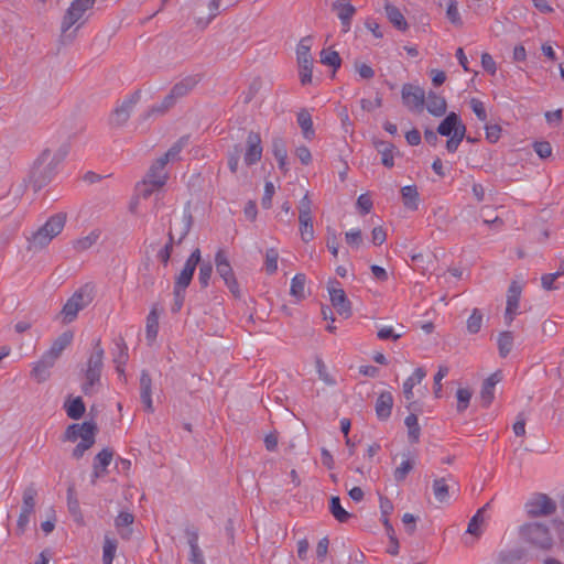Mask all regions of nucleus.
Returning <instances> with one entry per match:
<instances>
[{
    "label": "nucleus",
    "mask_w": 564,
    "mask_h": 564,
    "mask_svg": "<svg viewBox=\"0 0 564 564\" xmlns=\"http://www.w3.org/2000/svg\"><path fill=\"white\" fill-rule=\"evenodd\" d=\"M332 10L336 12L340 20L341 31L344 33L349 32L351 26V20L356 13V8L350 3L349 0H336L332 3Z\"/></svg>",
    "instance_id": "2eb2a0df"
},
{
    "label": "nucleus",
    "mask_w": 564,
    "mask_h": 564,
    "mask_svg": "<svg viewBox=\"0 0 564 564\" xmlns=\"http://www.w3.org/2000/svg\"><path fill=\"white\" fill-rule=\"evenodd\" d=\"M221 1L223 0H212L209 2V4H208L209 17L206 20H204L202 18L197 19V21H196L197 26L205 29L212 22V20L217 17Z\"/></svg>",
    "instance_id": "5fc2aeb1"
},
{
    "label": "nucleus",
    "mask_w": 564,
    "mask_h": 564,
    "mask_svg": "<svg viewBox=\"0 0 564 564\" xmlns=\"http://www.w3.org/2000/svg\"><path fill=\"white\" fill-rule=\"evenodd\" d=\"M100 238L99 230H93L87 236L80 237L73 242L76 251L83 252L91 248Z\"/></svg>",
    "instance_id": "58836bf2"
},
{
    "label": "nucleus",
    "mask_w": 564,
    "mask_h": 564,
    "mask_svg": "<svg viewBox=\"0 0 564 564\" xmlns=\"http://www.w3.org/2000/svg\"><path fill=\"white\" fill-rule=\"evenodd\" d=\"M202 80V75L194 74L188 75L182 78L180 82L173 85L170 93L166 95V102L169 104L171 100L176 104V101L185 96H187Z\"/></svg>",
    "instance_id": "4468645a"
},
{
    "label": "nucleus",
    "mask_w": 564,
    "mask_h": 564,
    "mask_svg": "<svg viewBox=\"0 0 564 564\" xmlns=\"http://www.w3.org/2000/svg\"><path fill=\"white\" fill-rule=\"evenodd\" d=\"M466 137V127L458 128V131L453 133L446 142V149L448 152L454 153L457 151L460 142Z\"/></svg>",
    "instance_id": "603ef678"
},
{
    "label": "nucleus",
    "mask_w": 564,
    "mask_h": 564,
    "mask_svg": "<svg viewBox=\"0 0 564 564\" xmlns=\"http://www.w3.org/2000/svg\"><path fill=\"white\" fill-rule=\"evenodd\" d=\"M375 148L377 151L381 154V163L386 167H392L394 165L393 162V152H394V145L390 142L386 141H375Z\"/></svg>",
    "instance_id": "2f4dec72"
},
{
    "label": "nucleus",
    "mask_w": 564,
    "mask_h": 564,
    "mask_svg": "<svg viewBox=\"0 0 564 564\" xmlns=\"http://www.w3.org/2000/svg\"><path fill=\"white\" fill-rule=\"evenodd\" d=\"M448 367L447 366H440L437 372L434 376V393L436 398L441 397L442 391V380L448 375Z\"/></svg>",
    "instance_id": "0e129e2a"
},
{
    "label": "nucleus",
    "mask_w": 564,
    "mask_h": 564,
    "mask_svg": "<svg viewBox=\"0 0 564 564\" xmlns=\"http://www.w3.org/2000/svg\"><path fill=\"white\" fill-rule=\"evenodd\" d=\"M533 149L541 159H547L552 154V147L547 141L534 142Z\"/></svg>",
    "instance_id": "774afa93"
},
{
    "label": "nucleus",
    "mask_w": 564,
    "mask_h": 564,
    "mask_svg": "<svg viewBox=\"0 0 564 564\" xmlns=\"http://www.w3.org/2000/svg\"><path fill=\"white\" fill-rule=\"evenodd\" d=\"M393 406V397L391 392L384 391L379 394L376 401V414L380 421H386L390 417Z\"/></svg>",
    "instance_id": "393cba45"
},
{
    "label": "nucleus",
    "mask_w": 564,
    "mask_h": 564,
    "mask_svg": "<svg viewBox=\"0 0 564 564\" xmlns=\"http://www.w3.org/2000/svg\"><path fill=\"white\" fill-rule=\"evenodd\" d=\"M68 154V147L62 145L55 151L45 149L34 161L29 180L34 192L50 184L56 176L59 165Z\"/></svg>",
    "instance_id": "f257e3e1"
},
{
    "label": "nucleus",
    "mask_w": 564,
    "mask_h": 564,
    "mask_svg": "<svg viewBox=\"0 0 564 564\" xmlns=\"http://www.w3.org/2000/svg\"><path fill=\"white\" fill-rule=\"evenodd\" d=\"M167 242L165 246L158 252V259L166 267L169 264V261L171 259L172 252H173V246L176 243L174 235L172 230L167 232Z\"/></svg>",
    "instance_id": "de8ad7c7"
},
{
    "label": "nucleus",
    "mask_w": 564,
    "mask_h": 564,
    "mask_svg": "<svg viewBox=\"0 0 564 564\" xmlns=\"http://www.w3.org/2000/svg\"><path fill=\"white\" fill-rule=\"evenodd\" d=\"M112 457L113 452L110 448H104L95 456L93 482H95L97 478L104 477L107 474V467L110 465Z\"/></svg>",
    "instance_id": "4be33fe9"
},
{
    "label": "nucleus",
    "mask_w": 564,
    "mask_h": 564,
    "mask_svg": "<svg viewBox=\"0 0 564 564\" xmlns=\"http://www.w3.org/2000/svg\"><path fill=\"white\" fill-rule=\"evenodd\" d=\"M141 98V91L135 90L118 105L110 115V124L122 127L129 120L131 112Z\"/></svg>",
    "instance_id": "f8f14e48"
},
{
    "label": "nucleus",
    "mask_w": 564,
    "mask_h": 564,
    "mask_svg": "<svg viewBox=\"0 0 564 564\" xmlns=\"http://www.w3.org/2000/svg\"><path fill=\"white\" fill-rule=\"evenodd\" d=\"M388 20L400 31L408 29V22L402 12L393 4H386L384 7Z\"/></svg>",
    "instance_id": "7c9ffc66"
},
{
    "label": "nucleus",
    "mask_w": 564,
    "mask_h": 564,
    "mask_svg": "<svg viewBox=\"0 0 564 564\" xmlns=\"http://www.w3.org/2000/svg\"><path fill=\"white\" fill-rule=\"evenodd\" d=\"M55 364L52 360L46 359V356L43 355L42 358L33 366V369L31 371V376L37 381V382H44L50 377V369Z\"/></svg>",
    "instance_id": "c756f323"
},
{
    "label": "nucleus",
    "mask_w": 564,
    "mask_h": 564,
    "mask_svg": "<svg viewBox=\"0 0 564 564\" xmlns=\"http://www.w3.org/2000/svg\"><path fill=\"white\" fill-rule=\"evenodd\" d=\"M319 56L321 63L333 67L334 70L338 69L341 65V57L339 56L338 52L334 50L324 48L321 51Z\"/></svg>",
    "instance_id": "79ce46f5"
},
{
    "label": "nucleus",
    "mask_w": 564,
    "mask_h": 564,
    "mask_svg": "<svg viewBox=\"0 0 564 564\" xmlns=\"http://www.w3.org/2000/svg\"><path fill=\"white\" fill-rule=\"evenodd\" d=\"M133 520H134V517L130 512L122 511L117 516V518L115 520V524L123 539L129 538V535L131 533V529H129L127 532L122 531V529L130 527L133 523Z\"/></svg>",
    "instance_id": "37998d69"
},
{
    "label": "nucleus",
    "mask_w": 564,
    "mask_h": 564,
    "mask_svg": "<svg viewBox=\"0 0 564 564\" xmlns=\"http://www.w3.org/2000/svg\"><path fill=\"white\" fill-rule=\"evenodd\" d=\"M448 485L446 482V478H437L433 481V494L435 499L441 502L445 503L449 500V494H448Z\"/></svg>",
    "instance_id": "ea45409f"
},
{
    "label": "nucleus",
    "mask_w": 564,
    "mask_h": 564,
    "mask_svg": "<svg viewBox=\"0 0 564 564\" xmlns=\"http://www.w3.org/2000/svg\"><path fill=\"white\" fill-rule=\"evenodd\" d=\"M457 397V411L464 412L470 402L471 399V391L465 388H460L456 392Z\"/></svg>",
    "instance_id": "bf43d9fd"
},
{
    "label": "nucleus",
    "mask_w": 564,
    "mask_h": 564,
    "mask_svg": "<svg viewBox=\"0 0 564 564\" xmlns=\"http://www.w3.org/2000/svg\"><path fill=\"white\" fill-rule=\"evenodd\" d=\"M411 413L405 417L404 424L408 427V437L410 443L415 444L420 441L421 427L417 422L419 405L415 404L410 410Z\"/></svg>",
    "instance_id": "bb28decb"
},
{
    "label": "nucleus",
    "mask_w": 564,
    "mask_h": 564,
    "mask_svg": "<svg viewBox=\"0 0 564 564\" xmlns=\"http://www.w3.org/2000/svg\"><path fill=\"white\" fill-rule=\"evenodd\" d=\"M166 163L159 158L150 166L145 178H148L154 187H162L167 180V173L165 172Z\"/></svg>",
    "instance_id": "b1692460"
},
{
    "label": "nucleus",
    "mask_w": 564,
    "mask_h": 564,
    "mask_svg": "<svg viewBox=\"0 0 564 564\" xmlns=\"http://www.w3.org/2000/svg\"><path fill=\"white\" fill-rule=\"evenodd\" d=\"M524 509L529 517H547L556 511V503L545 494H534L525 502Z\"/></svg>",
    "instance_id": "1a4fd4ad"
},
{
    "label": "nucleus",
    "mask_w": 564,
    "mask_h": 564,
    "mask_svg": "<svg viewBox=\"0 0 564 564\" xmlns=\"http://www.w3.org/2000/svg\"><path fill=\"white\" fill-rule=\"evenodd\" d=\"M262 147L261 137L258 132L250 131L247 137V149L245 153V163L250 166L261 160Z\"/></svg>",
    "instance_id": "f3484780"
},
{
    "label": "nucleus",
    "mask_w": 564,
    "mask_h": 564,
    "mask_svg": "<svg viewBox=\"0 0 564 564\" xmlns=\"http://www.w3.org/2000/svg\"><path fill=\"white\" fill-rule=\"evenodd\" d=\"M159 306L158 304H153L148 316L145 324V337L149 344H152L159 333Z\"/></svg>",
    "instance_id": "cd10ccee"
},
{
    "label": "nucleus",
    "mask_w": 564,
    "mask_h": 564,
    "mask_svg": "<svg viewBox=\"0 0 564 564\" xmlns=\"http://www.w3.org/2000/svg\"><path fill=\"white\" fill-rule=\"evenodd\" d=\"M300 223V235L301 239L304 242H310L314 239V227H313V218L310 217H299Z\"/></svg>",
    "instance_id": "a18cd8bd"
},
{
    "label": "nucleus",
    "mask_w": 564,
    "mask_h": 564,
    "mask_svg": "<svg viewBox=\"0 0 564 564\" xmlns=\"http://www.w3.org/2000/svg\"><path fill=\"white\" fill-rule=\"evenodd\" d=\"M66 414L73 420H79L85 413V403L80 397H76L64 404Z\"/></svg>",
    "instance_id": "f704fd0d"
},
{
    "label": "nucleus",
    "mask_w": 564,
    "mask_h": 564,
    "mask_svg": "<svg viewBox=\"0 0 564 564\" xmlns=\"http://www.w3.org/2000/svg\"><path fill=\"white\" fill-rule=\"evenodd\" d=\"M414 467V462L411 460V459H405L401 463V465L399 467L395 468L394 473H393V477L395 479V481L400 482V481H403L406 476L409 475V473L413 469Z\"/></svg>",
    "instance_id": "4d7b16f0"
},
{
    "label": "nucleus",
    "mask_w": 564,
    "mask_h": 564,
    "mask_svg": "<svg viewBox=\"0 0 564 564\" xmlns=\"http://www.w3.org/2000/svg\"><path fill=\"white\" fill-rule=\"evenodd\" d=\"M513 347V335L511 332H502L498 337V349L499 355L506 358Z\"/></svg>",
    "instance_id": "c03bdc74"
},
{
    "label": "nucleus",
    "mask_w": 564,
    "mask_h": 564,
    "mask_svg": "<svg viewBox=\"0 0 564 564\" xmlns=\"http://www.w3.org/2000/svg\"><path fill=\"white\" fill-rule=\"evenodd\" d=\"M97 433V425L95 422L88 421L83 423H73L67 426L64 433V441L75 442L80 438V442L73 449L72 456L79 459L84 456L95 444V436Z\"/></svg>",
    "instance_id": "7ed1b4c3"
},
{
    "label": "nucleus",
    "mask_w": 564,
    "mask_h": 564,
    "mask_svg": "<svg viewBox=\"0 0 564 564\" xmlns=\"http://www.w3.org/2000/svg\"><path fill=\"white\" fill-rule=\"evenodd\" d=\"M275 193V188L272 182H265L264 193L261 199L263 208L269 209L272 206V197Z\"/></svg>",
    "instance_id": "338daca9"
},
{
    "label": "nucleus",
    "mask_w": 564,
    "mask_h": 564,
    "mask_svg": "<svg viewBox=\"0 0 564 564\" xmlns=\"http://www.w3.org/2000/svg\"><path fill=\"white\" fill-rule=\"evenodd\" d=\"M446 17L454 25L460 26L463 24L456 0L448 1Z\"/></svg>",
    "instance_id": "052dcab7"
},
{
    "label": "nucleus",
    "mask_w": 564,
    "mask_h": 564,
    "mask_svg": "<svg viewBox=\"0 0 564 564\" xmlns=\"http://www.w3.org/2000/svg\"><path fill=\"white\" fill-rule=\"evenodd\" d=\"M297 123L302 129L304 138L306 140H312L315 135V131L313 129L312 116L306 109H302L297 113Z\"/></svg>",
    "instance_id": "72a5a7b5"
},
{
    "label": "nucleus",
    "mask_w": 564,
    "mask_h": 564,
    "mask_svg": "<svg viewBox=\"0 0 564 564\" xmlns=\"http://www.w3.org/2000/svg\"><path fill=\"white\" fill-rule=\"evenodd\" d=\"M313 37L311 35L304 36L300 40L296 47V61L300 69V80L302 85L312 83L313 73V57L311 55V47Z\"/></svg>",
    "instance_id": "6e6552de"
},
{
    "label": "nucleus",
    "mask_w": 564,
    "mask_h": 564,
    "mask_svg": "<svg viewBox=\"0 0 564 564\" xmlns=\"http://www.w3.org/2000/svg\"><path fill=\"white\" fill-rule=\"evenodd\" d=\"M466 127L459 116L455 112H451L446 118L438 124L437 133L443 137H451L453 133L458 131V128Z\"/></svg>",
    "instance_id": "a878e982"
},
{
    "label": "nucleus",
    "mask_w": 564,
    "mask_h": 564,
    "mask_svg": "<svg viewBox=\"0 0 564 564\" xmlns=\"http://www.w3.org/2000/svg\"><path fill=\"white\" fill-rule=\"evenodd\" d=\"M140 399L144 409L149 413L154 412L152 402V379L147 370H142L140 375Z\"/></svg>",
    "instance_id": "412c9836"
},
{
    "label": "nucleus",
    "mask_w": 564,
    "mask_h": 564,
    "mask_svg": "<svg viewBox=\"0 0 564 564\" xmlns=\"http://www.w3.org/2000/svg\"><path fill=\"white\" fill-rule=\"evenodd\" d=\"M94 301V285L87 283L76 290L66 301L59 312L63 324H69L77 318L80 311Z\"/></svg>",
    "instance_id": "423d86ee"
},
{
    "label": "nucleus",
    "mask_w": 564,
    "mask_h": 564,
    "mask_svg": "<svg viewBox=\"0 0 564 564\" xmlns=\"http://www.w3.org/2000/svg\"><path fill=\"white\" fill-rule=\"evenodd\" d=\"M482 324V314L480 310L474 308L471 315L467 319V330L469 334H477Z\"/></svg>",
    "instance_id": "3c124183"
},
{
    "label": "nucleus",
    "mask_w": 564,
    "mask_h": 564,
    "mask_svg": "<svg viewBox=\"0 0 564 564\" xmlns=\"http://www.w3.org/2000/svg\"><path fill=\"white\" fill-rule=\"evenodd\" d=\"M279 252L274 248H270L265 251L264 268L268 274H273L278 270Z\"/></svg>",
    "instance_id": "8fccbe9b"
},
{
    "label": "nucleus",
    "mask_w": 564,
    "mask_h": 564,
    "mask_svg": "<svg viewBox=\"0 0 564 564\" xmlns=\"http://www.w3.org/2000/svg\"><path fill=\"white\" fill-rule=\"evenodd\" d=\"M521 288L513 282L508 290L507 306L505 312L506 324L510 325L519 308Z\"/></svg>",
    "instance_id": "6ab92c4d"
},
{
    "label": "nucleus",
    "mask_w": 564,
    "mask_h": 564,
    "mask_svg": "<svg viewBox=\"0 0 564 564\" xmlns=\"http://www.w3.org/2000/svg\"><path fill=\"white\" fill-rule=\"evenodd\" d=\"M117 541L115 539L109 538L108 535H105L104 540V554H102V562L104 564H112L116 550H117Z\"/></svg>",
    "instance_id": "09e8293b"
},
{
    "label": "nucleus",
    "mask_w": 564,
    "mask_h": 564,
    "mask_svg": "<svg viewBox=\"0 0 564 564\" xmlns=\"http://www.w3.org/2000/svg\"><path fill=\"white\" fill-rule=\"evenodd\" d=\"M489 507V503H486L482 508H480L476 514L469 520L468 527H467V533L479 536L481 533L480 525L484 522V516L482 513L485 510Z\"/></svg>",
    "instance_id": "49530a36"
},
{
    "label": "nucleus",
    "mask_w": 564,
    "mask_h": 564,
    "mask_svg": "<svg viewBox=\"0 0 564 564\" xmlns=\"http://www.w3.org/2000/svg\"><path fill=\"white\" fill-rule=\"evenodd\" d=\"M175 104L171 100L169 104L166 102V96L163 98L162 102L159 105L152 106L147 112V118L151 116H163L171 109Z\"/></svg>",
    "instance_id": "680f3d73"
},
{
    "label": "nucleus",
    "mask_w": 564,
    "mask_h": 564,
    "mask_svg": "<svg viewBox=\"0 0 564 564\" xmlns=\"http://www.w3.org/2000/svg\"><path fill=\"white\" fill-rule=\"evenodd\" d=\"M305 282L306 278L302 273L295 274L291 281L290 294L297 301L305 299Z\"/></svg>",
    "instance_id": "a19ab883"
},
{
    "label": "nucleus",
    "mask_w": 564,
    "mask_h": 564,
    "mask_svg": "<svg viewBox=\"0 0 564 564\" xmlns=\"http://www.w3.org/2000/svg\"><path fill=\"white\" fill-rule=\"evenodd\" d=\"M186 143V139L182 138L178 141H176L169 150L167 152L161 156V159L167 164L170 161H174L178 159V154L183 150L184 145Z\"/></svg>",
    "instance_id": "864d4df0"
},
{
    "label": "nucleus",
    "mask_w": 564,
    "mask_h": 564,
    "mask_svg": "<svg viewBox=\"0 0 564 564\" xmlns=\"http://www.w3.org/2000/svg\"><path fill=\"white\" fill-rule=\"evenodd\" d=\"M37 490L34 484H30L23 491L21 511L24 513L32 514L35 508V498Z\"/></svg>",
    "instance_id": "c9c22d12"
},
{
    "label": "nucleus",
    "mask_w": 564,
    "mask_h": 564,
    "mask_svg": "<svg viewBox=\"0 0 564 564\" xmlns=\"http://www.w3.org/2000/svg\"><path fill=\"white\" fill-rule=\"evenodd\" d=\"M67 508L74 520L77 523L83 524L84 518L80 511L79 501L73 487L67 489Z\"/></svg>",
    "instance_id": "e433bc0d"
},
{
    "label": "nucleus",
    "mask_w": 564,
    "mask_h": 564,
    "mask_svg": "<svg viewBox=\"0 0 564 564\" xmlns=\"http://www.w3.org/2000/svg\"><path fill=\"white\" fill-rule=\"evenodd\" d=\"M404 206L410 210L419 208V192L415 185H406L401 188Z\"/></svg>",
    "instance_id": "473e14b6"
},
{
    "label": "nucleus",
    "mask_w": 564,
    "mask_h": 564,
    "mask_svg": "<svg viewBox=\"0 0 564 564\" xmlns=\"http://www.w3.org/2000/svg\"><path fill=\"white\" fill-rule=\"evenodd\" d=\"M105 350L101 347L100 339L94 344V351L88 358L87 368L84 372V382L82 391L85 395H90L95 392V387L100 384L101 371L104 367Z\"/></svg>",
    "instance_id": "39448f33"
},
{
    "label": "nucleus",
    "mask_w": 564,
    "mask_h": 564,
    "mask_svg": "<svg viewBox=\"0 0 564 564\" xmlns=\"http://www.w3.org/2000/svg\"><path fill=\"white\" fill-rule=\"evenodd\" d=\"M520 538L532 547L547 551L553 546V535L550 528L542 522H529L520 527Z\"/></svg>",
    "instance_id": "0eeeda50"
},
{
    "label": "nucleus",
    "mask_w": 564,
    "mask_h": 564,
    "mask_svg": "<svg viewBox=\"0 0 564 564\" xmlns=\"http://www.w3.org/2000/svg\"><path fill=\"white\" fill-rule=\"evenodd\" d=\"M333 307L344 318L351 316V303L341 288H328Z\"/></svg>",
    "instance_id": "dca6fc26"
},
{
    "label": "nucleus",
    "mask_w": 564,
    "mask_h": 564,
    "mask_svg": "<svg viewBox=\"0 0 564 564\" xmlns=\"http://www.w3.org/2000/svg\"><path fill=\"white\" fill-rule=\"evenodd\" d=\"M502 379L501 372L497 371L489 376L482 383L480 391L481 405L488 408L495 398V387Z\"/></svg>",
    "instance_id": "5701e85b"
},
{
    "label": "nucleus",
    "mask_w": 564,
    "mask_h": 564,
    "mask_svg": "<svg viewBox=\"0 0 564 564\" xmlns=\"http://www.w3.org/2000/svg\"><path fill=\"white\" fill-rule=\"evenodd\" d=\"M402 102L412 112H422L425 105V91L422 87L406 83L401 89Z\"/></svg>",
    "instance_id": "9b49d317"
},
{
    "label": "nucleus",
    "mask_w": 564,
    "mask_h": 564,
    "mask_svg": "<svg viewBox=\"0 0 564 564\" xmlns=\"http://www.w3.org/2000/svg\"><path fill=\"white\" fill-rule=\"evenodd\" d=\"M74 338L70 330L62 333L52 344L51 348L44 354L46 359L52 360L54 364L62 355L63 350L68 347Z\"/></svg>",
    "instance_id": "aec40b11"
},
{
    "label": "nucleus",
    "mask_w": 564,
    "mask_h": 564,
    "mask_svg": "<svg viewBox=\"0 0 564 564\" xmlns=\"http://www.w3.org/2000/svg\"><path fill=\"white\" fill-rule=\"evenodd\" d=\"M116 346L118 354L115 355L113 362L120 368V366H124L128 361V347L122 338L116 341Z\"/></svg>",
    "instance_id": "6e6d98bb"
},
{
    "label": "nucleus",
    "mask_w": 564,
    "mask_h": 564,
    "mask_svg": "<svg viewBox=\"0 0 564 564\" xmlns=\"http://www.w3.org/2000/svg\"><path fill=\"white\" fill-rule=\"evenodd\" d=\"M94 4L95 0H74L70 3L61 22V45H68L76 39L78 30L85 24L84 14Z\"/></svg>",
    "instance_id": "f03ea898"
},
{
    "label": "nucleus",
    "mask_w": 564,
    "mask_h": 564,
    "mask_svg": "<svg viewBox=\"0 0 564 564\" xmlns=\"http://www.w3.org/2000/svg\"><path fill=\"white\" fill-rule=\"evenodd\" d=\"M200 262V250L196 248L185 261V264L175 278L174 289H184L191 284L197 264Z\"/></svg>",
    "instance_id": "ddd939ff"
},
{
    "label": "nucleus",
    "mask_w": 564,
    "mask_h": 564,
    "mask_svg": "<svg viewBox=\"0 0 564 564\" xmlns=\"http://www.w3.org/2000/svg\"><path fill=\"white\" fill-rule=\"evenodd\" d=\"M272 153L275 159L288 158V150L285 142L282 138H274L272 141Z\"/></svg>",
    "instance_id": "e2e57ef3"
},
{
    "label": "nucleus",
    "mask_w": 564,
    "mask_h": 564,
    "mask_svg": "<svg viewBox=\"0 0 564 564\" xmlns=\"http://www.w3.org/2000/svg\"><path fill=\"white\" fill-rule=\"evenodd\" d=\"M66 214L57 213L28 238L29 250H39L46 247L65 227Z\"/></svg>",
    "instance_id": "20e7f679"
},
{
    "label": "nucleus",
    "mask_w": 564,
    "mask_h": 564,
    "mask_svg": "<svg viewBox=\"0 0 564 564\" xmlns=\"http://www.w3.org/2000/svg\"><path fill=\"white\" fill-rule=\"evenodd\" d=\"M426 371L419 367L414 370L412 376H410L404 382H403V394L408 402L406 408L408 410H411L413 405L417 404L413 399V388L415 384L421 383V381L425 378Z\"/></svg>",
    "instance_id": "a211bd4d"
},
{
    "label": "nucleus",
    "mask_w": 564,
    "mask_h": 564,
    "mask_svg": "<svg viewBox=\"0 0 564 564\" xmlns=\"http://www.w3.org/2000/svg\"><path fill=\"white\" fill-rule=\"evenodd\" d=\"M212 274L213 264L209 261L202 262L199 267L198 281L203 289L208 286Z\"/></svg>",
    "instance_id": "13d9d810"
},
{
    "label": "nucleus",
    "mask_w": 564,
    "mask_h": 564,
    "mask_svg": "<svg viewBox=\"0 0 564 564\" xmlns=\"http://www.w3.org/2000/svg\"><path fill=\"white\" fill-rule=\"evenodd\" d=\"M446 100L434 91L427 94L426 109L435 116L441 117L446 112Z\"/></svg>",
    "instance_id": "c85d7f7f"
},
{
    "label": "nucleus",
    "mask_w": 564,
    "mask_h": 564,
    "mask_svg": "<svg viewBox=\"0 0 564 564\" xmlns=\"http://www.w3.org/2000/svg\"><path fill=\"white\" fill-rule=\"evenodd\" d=\"M346 242L352 248H359L362 245L364 238L360 229H352L345 235Z\"/></svg>",
    "instance_id": "69168bd1"
},
{
    "label": "nucleus",
    "mask_w": 564,
    "mask_h": 564,
    "mask_svg": "<svg viewBox=\"0 0 564 564\" xmlns=\"http://www.w3.org/2000/svg\"><path fill=\"white\" fill-rule=\"evenodd\" d=\"M216 271L223 278L225 284L235 297H240L239 284L230 265L227 254L224 250H218L215 256Z\"/></svg>",
    "instance_id": "9d476101"
},
{
    "label": "nucleus",
    "mask_w": 564,
    "mask_h": 564,
    "mask_svg": "<svg viewBox=\"0 0 564 564\" xmlns=\"http://www.w3.org/2000/svg\"><path fill=\"white\" fill-rule=\"evenodd\" d=\"M329 511L333 517L340 523H346L352 514L346 511L340 503V499L337 496H333L329 501Z\"/></svg>",
    "instance_id": "4c0bfd02"
}]
</instances>
